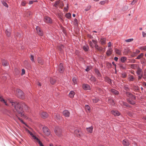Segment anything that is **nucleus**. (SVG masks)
Segmentation results:
<instances>
[{
	"mask_svg": "<svg viewBox=\"0 0 146 146\" xmlns=\"http://www.w3.org/2000/svg\"><path fill=\"white\" fill-rule=\"evenodd\" d=\"M123 145L125 146H128L129 145V143L127 140H124L122 142Z\"/></svg>",
	"mask_w": 146,
	"mask_h": 146,
	"instance_id": "nucleus-14",
	"label": "nucleus"
},
{
	"mask_svg": "<svg viewBox=\"0 0 146 146\" xmlns=\"http://www.w3.org/2000/svg\"><path fill=\"white\" fill-rule=\"evenodd\" d=\"M74 92L73 91H72L70 92L69 96L70 98H72L74 97Z\"/></svg>",
	"mask_w": 146,
	"mask_h": 146,
	"instance_id": "nucleus-23",
	"label": "nucleus"
},
{
	"mask_svg": "<svg viewBox=\"0 0 146 146\" xmlns=\"http://www.w3.org/2000/svg\"><path fill=\"white\" fill-rule=\"evenodd\" d=\"M64 48V46L60 44L58 46V50L62 52Z\"/></svg>",
	"mask_w": 146,
	"mask_h": 146,
	"instance_id": "nucleus-21",
	"label": "nucleus"
},
{
	"mask_svg": "<svg viewBox=\"0 0 146 146\" xmlns=\"http://www.w3.org/2000/svg\"><path fill=\"white\" fill-rule=\"evenodd\" d=\"M100 41L102 45L105 44L106 42V38H102L100 39Z\"/></svg>",
	"mask_w": 146,
	"mask_h": 146,
	"instance_id": "nucleus-16",
	"label": "nucleus"
},
{
	"mask_svg": "<svg viewBox=\"0 0 146 146\" xmlns=\"http://www.w3.org/2000/svg\"><path fill=\"white\" fill-rule=\"evenodd\" d=\"M37 142L38 143L40 146H44L42 143L38 139H37Z\"/></svg>",
	"mask_w": 146,
	"mask_h": 146,
	"instance_id": "nucleus-40",
	"label": "nucleus"
},
{
	"mask_svg": "<svg viewBox=\"0 0 146 146\" xmlns=\"http://www.w3.org/2000/svg\"><path fill=\"white\" fill-rule=\"evenodd\" d=\"M127 60V58L125 57H122L121 58V60L122 62H124L126 61Z\"/></svg>",
	"mask_w": 146,
	"mask_h": 146,
	"instance_id": "nucleus-30",
	"label": "nucleus"
},
{
	"mask_svg": "<svg viewBox=\"0 0 146 146\" xmlns=\"http://www.w3.org/2000/svg\"><path fill=\"white\" fill-rule=\"evenodd\" d=\"M42 130L44 133L46 135H49L50 134V132L49 130L46 127H43Z\"/></svg>",
	"mask_w": 146,
	"mask_h": 146,
	"instance_id": "nucleus-4",
	"label": "nucleus"
},
{
	"mask_svg": "<svg viewBox=\"0 0 146 146\" xmlns=\"http://www.w3.org/2000/svg\"><path fill=\"white\" fill-rule=\"evenodd\" d=\"M12 105L14 107V111L17 112L16 114V117L23 123L25 124V122L19 117V116L22 117L23 116L24 114L23 108L25 110H28L29 108L25 104L24 102L19 103L18 102H13L12 101H10Z\"/></svg>",
	"mask_w": 146,
	"mask_h": 146,
	"instance_id": "nucleus-1",
	"label": "nucleus"
},
{
	"mask_svg": "<svg viewBox=\"0 0 146 146\" xmlns=\"http://www.w3.org/2000/svg\"><path fill=\"white\" fill-rule=\"evenodd\" d=\"M129 79L130 81H133L134 80V78L132 75H130L129 77Z\"/></svg>",
	"mask_w": 146,
	"mask_h": 146,
	"instance_id": "nucleus-39",
	"label": "nucleus"
},
{
	"mask_svg": "<svg viewBox=\"0 0 146 146\" xmlns=\"http://www.w3.org/2000/svg\"><path fill=\"white\" fill-rule=\"evenodd\" d=\"M70 113L67 110H64L63 112V114L66 117H68L69 116Z\"/></svg>",
	"mask_w": 146,
	"mask_h": 146,
	"instance_id": "nucleus-9",
	"label": "nucleus"
},
{
	"mask_svg": "<svg viewBox=\"0 0 146 146\" xmlns=\"http://www.w3.org/2000/svg\"><path fill=\"white\" fill-rule=\"evenodd\" d=\"M58 71L60 73H62L64 70L63 65L62 64L60 63L58 66Z\"/></svg>",
	"mask_w": 146,
	"mask_h": 146,
	"instance_id": "nucleus-6",
	"label": "nucleus"
},
{
	"mask_svg": "<svg viewBox=\"0 0 146 146\" xmlns=\"http://www.w3.org/2000/svg\"><path fill=\"white\" fill-rule=\"evenodd\" d=\"M5 33L6 35L8 36H9L10 35V33L7 30L5 31Z\"/></svg>",
	"mask_w": 146,
	"mask_h": 146,
	"instance_id": "nucleus-46",
	"label": "nucleus"
},
{
	"mask_svg": "<svg viewBox=\"0 0 146 146\" xmlns=\"http://www.w3.org/2000/svg\"><path fill=\"white\" fill-rule=\"evenodd\" d=\"M28 133H29L30 135L33 137L34 139H36V141L37 142V139H38L36 136H34L32 133L30 131H28Z\"/></svg>",
	"mask_w": 146,
	"mask_h": 146,
	"instance_id": "nucleus-26",
	"label": "nucleus"
},
{
	"mask_svg": "<svg viewBox=\"0 0 146 146\" xmlns=\"http://www.w3.org/2000/svg\"><path fill=\"white\" fill-rule=\"evenodd\" d=\"M142 35L143 37H145L146 36V33H145L143 31L142 32Z\"/></svg>",
	"mask_w": 146,
	"mask_h": 146,
	"instance_id": "nucleus-61",
	"label": "nucleus"
},
{
	"mask_svg": "<svg viewBox=\"0 0 146 146\" xmlns=\"http://www.w3.org/2000/svg\"><path fill=\"white\" fill-rule=\"evenodd\" d=\"M89 44L90 46H91L92 47H93V44L92 42L91 41H90L89 42Z\"/></svg>",
	"mask_w": 146,
	"mask_h": 146,
	"instance_id": "nucleus-60",
	"label": "nucleus"
},
{
	"mask_svg": "<svg viewBox=\"0 0 146 146\" xmlns=\"http://www.w3.org/2000/svg\"><path fill=\"white\" fill-rule=\"evenodd\" d=\"M74 24L76 26H77L78 25V21L77 19H75L74 22Z\"/></svg>",
	"mask_w": 146,
	"mask_h": 146,
	"instance_id": "nucleus-36",
	"label": "nucleus"
},
{
	"mask_svg": "<svg viewBox=\"0 0 146 146\" xmlns=\"http://www.w3.org/2000/svg\"><path fill=\"white\" fill-rule=\"evenodd\" d=\"M72 81L74 84H76V83L77 81L76 78H73L72 79Z\"/></svg>",
	"mask_w": 146,
	"mask_h": 146,
	"instance_id": "nucleus-49",
	"label": "nucleus"
},
{
	"mask_svg": "<svg viewBox=\"0 0 146 146\" xmlns=\"http://www.w3.org/2000/svg\"><path fill=\"white\" fill-rule=\"evenodd\" d=\"M74 133L76 134L77 136H80L81 134V132L78 129H76L74 131Z\"/></svg>",
	"mask_w": 146,
	"mask_h": 146,
	"instance_id": "nucleus-18",
	"label": "nucleus"
},
{
	"mask_svg": "<svg viewBox=\"0 0 146 146\" xmlns=\"http://www.w3.org/2000/svg\"><path fill=\"white\" fill-rule=\"evenodd\" d=\"M127 75L126 73H123L121 74V77L123 78H125L126 77Z\"/></svg>",
	"mask_w": 146,
	"mask_h": 146,
	"instance_id": "nucleus-48",
	"label": "nucleus"
},
{
	"mask_svg": "<svg viewBox=\"0 0 146 146\" xmlns=\"http://www.w3.org/2000/svg\"><path fill=\"white\" fill-rule=\"evenodd\" d=\"M83 49L85 51H87L89 49V47L87 45H86L83 46Z\"/></svg>",
	"mask_w": 146,
	"mask_h": 146,
	"instance_id": "nucleus-27",
	"label": "nucleus"
},
{
	"mask_svg": "<svg viewBox=\"0 0 146 146\" xmlns=\"http://www.w3.org/2000/svg\"><path fill=\"white\" fill-rule=\"evenodd\" d=\"M115 53L119 55H121V50H120L117 49V48H115Z\"/></svg>",
	"mask_w": 146,
	"mask_h": 146,
	"instance_id": "nucleus-24",
	"label": "nucleus"
},
{
	"mask_svg": "<svg viewBox=\"0 0 146 146\" xmlns=\"http://www.w3.org/2000/svg\"><path fill=\"white\" fill-rule=\"evenodd\" d=\"M137 2V0H134L131 3V5H133Z\"/></svg>",
	"mask_w": 146,
	"mask_h": 146,
	"instance_id": "nucleus-51",
	"label": "nucleus"
},
{
	"mask_svg": "<svg viewBox=\"0 0 146 146\" xmlns=\"http://www.w3.org/2000/svg\"><path fill=\"white\" fill-rule=\"evenodd\" d=\"M26 3L25 1H23L21 3V5L23 6H25Z\"/></svg>",
	"mask_w": 146,
	"mask_h": 146,
	"instance_id": "nucleus-59",
	"label": "nucleus"
},
{
	"mask_svg": "<svg viewBox=\"0 0 146 146\" xmlns=\"http://www.w3.org/2000/svg\"><path fill=\"white\" fill-rule=\"evenodd\" d=\"M50 82L52 84H54L55 82V80L53 78H51L50 80Z\"/></svg>",
	"mask_w": 146,
	"mask_h": 146,
	"instance_id": "nucleus-34",
	"label": "nucleus"
},
{
	"mask_svg": "<svg viewBox=\"0 0 146 146\" xmlns=\"http://www.w3.org/2000/svg\"><path fill=\"white\" fill-rule=\"evenodd\" d=\"M143 56V53H141L136 58V59H139L141 58H142Z\"/></svg>",
	"mask_w": 146,
	"mask_h": 146,
	"instance_id": "nucleus-35",
	"label": "nucleus"
},
{
	"mask_svg": "<svg viewBox=\"0 0 146 146\" xmlns=\"http://www.w3.org/2000/svg\"><path fill=\"white\" fill-rule=\"evenodd\" d=\"M48 114L46 112H42L41 114V116L43 118H45L47 117Z\"/></svg>",
	"mask_w": 146,
	"mask_h": 146,
	"instance_id": "nucleus-13",
	"label": "nucleus"
},
{
	"mask_svg": "<svg viewBox=\"0 0 146 146\" xmlns=\"http://www.w3.org/2000/svg\"><path fill=\"white\" fill-rule=\"evenodd\" d=\"M56 134L58 136H60L61 135L62 130L59 127H56L54 130Z\"/></svg>",
	"mask_w": 146,
	"mask_h": 146,
	"instance_id": "nucleus-3",
	"label": "nucleus"
},
{
	"mask_svg": "<svg viewBox=\"0 0 146 146\" xmlns=\"http://www.w3.org/2000/svg\"><path fill=\"white\" fill-rule=\"evenodd\" d=\"M71 14L69 13H67L66 14L65 17L68 19H69L71 17Z\"/></svg>",
	"mask_w": 146,
	"mask_h": 146,
	"instance_id": "nucleus-31",
	"label": "nucleus"
},
{
	"mask_svg": "<svg viewBox=\"0 0 146 146\" xmlns=\"http://www.w3.org/2000/svg\"><path fill=\"white\" fill-rule=\"evenodd\" d=\"M95 72L98 75V76H100V73L99 71L97 69H95Z\"/></svg>",
	"mask_w": 146,
	"mask_h": 146,
	"instance_id": "nucleus-41",
	"label": "nucleus"
},
{
	"mask_svg": "<svg viewBox=\"0 0 146 146\" xmlns=\"http://www.w3.org/2000/svg\"><path fill=\"white\" fill-rule=\"evenodd\" d=\"M64 6V4L63 3L61 2L60 3L59 6L61 8H62Z\"/></svg>",
	"mask_w": 146,
	"mask_h": 146,
	"instance_id": "nucleus-55",
	"label": "nucleus"
},
{
	"mask_svg": "<svg viewBox=\"0 0 146 146\" xmlns=\"http://www.w3.org/2000/svg\"><path fill=\"white\" fill-rule=\"evenodd\" d=\"M131 68L133 69H135L136 68V65L135 64H132L131 66Z\"/></svg>",
	"mask_w": 146,
	"mask_h": 146,
	"instance_id": "nucleus-54",
	"label": "nucleus"
},
{
	"mask_svg": "<svg viewBox=\"0 0 146 146\" xmlns=\"http://www.w3.org/2000/svg\"><path fill=\"white\" fill-rule=\"evenodd\" d=\"M111 45V42H109L108 44V46L109 47H110Z\"/></svg>",
	"mask_w": 146,
	"mask_h": 146,
	"instance_id": "nucleus-64",
	"label": "nucleus"
},
{
	"mask_svg": "<svg viewBox=\"0 0 146 146\" xmlns=\"http://www.w3.org/2000/svg\"><path fill=\"white\" fill-rule=\"evenodd\" d=\"M129 102L130 104L132 105H134L135 104V102L134 101L131 100H129Z\"/></svg>",
	"mask_w": 146,
	"mask_h": 146,
	"instance_id": "nucleus-50",
	"label": "nucleus"
},
{
	"mask_svg": "<svg viewBox=\"0 0 146 146\" xmlns=\"http://www.w3.org/2000/svg\"><path fill=\"white\" fill-rule=\"evenodd\" d=\"M0 101L2 103L4 104L5 105H7V101L5 100L2 97L1 94H0Z\"/></svg>",
	"mask_w": 146,
	"mask_h": 146,
	"instance_id": "nucleus-11",
	"label": "nucleus"
},
{
	"mask_svg": "<svg viewBox=\"0 0 146 146\" xmlns=\"http://www.w3.org/2000/svg\"><path fill=\"white\" fill-rule=\"evenodd\" d=\"M90 80L92 82H94L96 81V79L93 76H91L90 78Z\"/></svg>",
	"mask_w": 146,
	"mask_h": 146,
	"instance_id": "nucleus-32",
	"label": "nucleus"
},
{
	"mask_svg": "<svg viewBox=\"0 0 146 146\" xmlns=\"http://www.w3.org/2000/svg\"><path fill=\"white\" fill-rule=\"evenodd\" d=\"M38 62L39 63L41 64H43V60L41 59V58H38Z\"/></svg>",
	"mask_w": 146,
	"mask_h": 146,
	"instance_id": "nucleus-33",
	"label": "nucleus"
},
{
	"mask_svg": "<svg viewBox=\"0 0 146 146\" xmlns=\"http://www.w3.org/2000/svg\"><path fill=\"white\" fill-rule=\"evenodd\" d=\"M14 72H15V73L16 74H18L20 73V71L17 68H15V69Z\"/></svg>",
	"mask_w": 146,
	"mask_h": 146,
	"instance_id": "nucleus-38",
	"label": "nucleus"
},
{
	"mask_svg": "<svg viewBox=\"0 0 146 146\" xmlns=\"http://www.w3.org/2000/svg\"><path fill=\"white\" fill-rule=\"evenodd\" d=\"M93 102L94 103H97L99 100V99L96 98H94L92 99Z\"/></svg>",
	"mask_w": 146,
	"mask_h": 146,
	"instance_id": "nucleus-29",
	"label": "nucleus"
},
{
	"mask_svg": "<svg viewBox=\"0 0 146 146\" xmlns=\"http://www.w3.org/2000/svg\"><path fill=\"white\" fill-rule=\"evenodd\" d=\"M88 37L90 38H92L93 37L91 35H90L89 34H88L87 35Z\"/></svg>",
	"mask_w": 146,
	"mask_h": 146,
	"instance_id": "nucleus-62",
	"label": "nucleus"
},
{
	"mask_svg": "<svg viewBox=\"0 0 146 146\" xmlns=\"http://www.w3.org/2000/svg\"><path fill=\"white\" fill-rule=\"evenodd\" d=\"M133 38H130L127 40H125V41L126 42H130L132 41L133 40Z\"/></svg>",
	"mask_w": 146,
	"mask_h": 146,
	"instance_id": "nucleus-47",
	"label": "nucleus"
},
{
	"mask_svg": "<svg viewBox=\"0 0 146 146\" xmlns=\"http://www.w3.org/2000/svg\"><path fill=\"white\" fill-rule=\"evenodd\" d=\"M56 118L57 119H61V117L59 114H57L56 115Z\"/></svg>",
	"mask_w": 146,
	"mask_h": 146,
	"instance_id": "nucleus-45",
	"label": "nucleus"
},
{
	"mask_svg": "<svg viewBox=\"0 0 146 146\" xmlns=\"http://www.w3.org/2000/svg\"><path fill=\"white\" fill-rule=\"evenodd\" d=\"M111 91L112 93L115 95H117L119 93L118 91L114 89H111Z\"/></svg>",
	"mask_w": 146,
	"mask_h": 146,
	"instance_id": "nucleus-20",
	"label": "nucleus"
},
{
	"mask_svg": "<svg viewBox=\"0 0 146 146\" xmlns=\"http://www.w3.org/2000/svg\"><path fill=\"white\" fill-rule=\"evenodd\" d=\"M25 73V70L24 69H23L22 70L21 75H23Z\"/></svg>",
	"mask_w": 146,
	"mask_h": 146,
	"instance_id": "nucleus-57",
	"label": "nucleus"
},
{
	"mask_svg": "<svg viewBox=\"0 0 146 146\" xmlns=\"http://www.w3.org/2000/svg\"><path fill=\"white\" fill-rule=\"evenodd\" d=\"M60 1V0H58L56 1L54 5V7L56 8H57L58 6L59 5Z\"/></svg>",
	"mask_w": 146,
	"mask_h": 146,
	"instance_id": "nucleus-28",
	"label": "nucleus"
},
{
	"mask_svg": "<svg viewBox=\"0 0 146 146\" xmlns=\"http://www.w3.org/2000/svg\"><path fill=\"white\" fill-rule=\"evenodd\" d=\"M2 64L3 66H6L8 65V63L6 60H2Z\"/></svg>",
	"mask_w": 146,
	"mask_h": 146,
	"instance_id": "nucleus-25",
	"label": "nucleus"
},
{
	"mask_svg": "<svg viewBox=\"0 0 146 146\" xmlns=\"http://www.w3.org/2000/svg\"><path fill=\"white\" fill-rule=\"evenodd\" d=\"M94 47L96 49L100 52L102 51L103 50V48L102 47H99L97 44H96Z\"/></svg>",
	"mask_w": 146,
	"mask_h": 146,
	"instance_id": "nucleus-15",
	"label": "nucleus"
},
{
	"mask_svg": "<svg viewBox=\"0 0 146 146\" xmlns=\"http://www.w3.org/2000/svg\"><path fill=\"white\" fill-rule=\"evenodd\" d=\"M44 21L45 22L48 23H51L52 22V20L49 17H45L44 19Z\"/></svg>",
	"mask_w": 146,
	"mask_h": 146,
	"instance_id": "nucleus-7",
	"label": "nucleus"
},
{
	"mask_svg": "<svg viewBox=\"0 0 146 146\" xmlns=\"http://www.w3.org/2000/svg\"><path fill=\"white\" fill-rule=\"evenodd\" d=\"M126 95L129 97L131 98L132 99L135 98L134 96L129 92H126Z\"/></svg>",
	"mask_w": 146,
	"mask_h": 146,
	"instance_id": "nucleus-22",
	"label": "nucleus"
},
{
	"mask_svg": "<svg viewBox=\"0 0 146 146\" xmlns=\"http://www.w3.org/2000/svg\"><path fill=\"white\" fill-rule=\"evenodd\" d=\"M119 66L121 69L122 70H125L126 68L127 67L125 64H120Z\"/></svg>",
	"mask_w": 146,
	"mask_h": 146,
	"instance_id": "nucleus-17",
	"label": "nucleus"
},
{
	"mask_svg": "<svg viewBox=\"0 0 146 146\" xmlns=\"http://www.w3.org/2000/svg\"><path fill=\"white\" fill-rule=\"evenodd\" d=\"M34 56L33 55H31V61L33 62H34Z\"/></svg>",
	"mask_w": 146,
	"mask_h": 146,
	"instance_id": "nucleus-53",
	"label": "nucleus"
},
{
	"mask_svg": "<svg viewBox=\"0 0 146 146\" xmlns=\"http://www.w3.org/2000/svg\"><path fill=\"white\" fill-rule=\"evenodd\" d=\"M68 5H67V8H66V7H64V11L65 12H67L68 11Z\"/></svg>",
	"mask_w": 146,
	"mask_h": 146,
	"instance_id": "nucleus-58",
	"label": "nucleus"
},
{
	"mask_svg": "<svg viewBox=\"0 0 146 146\" xmlns=\"http://www.w3.org/2000/svg\"><path fill=\"white\" fill-rule=\"evenodd\" d=\"M83 88L84 90H90V86L86 84H83Z\"/></svg>",
	"mask_w": 146,
	"mask_h": 146,
	"instance_id": "nucleus-8",
	"label": "nucleus"
},
{
	"mask_svg": "<svg viewBox=\"0 0 146 146\" xmlns=\"http://www.w3.org/2000/svg\"><path fill=\"white\" fill-rule=\"evenodd\" d=\"M140 49H141V50L146 51V46L141 47L140 48Z\"/></svg>",
	"mask_w": 146,
	"mask_h": 146,
	"instance_id": "nucleus-44",
	"label": "nucleus"
},
{
	"mask_svg": "<svg viewBox=\"0 0 146 146\" xmlns=\"http://www.w3.org/2000/svg\"><path fill=\"white\" fill-rule=\"evenodd\" d=\"M112 50L111 48H109L106 52V54L108 56H110L112 54Z\"/></svg>",
	"mask_w": 146,
	"mask_h": 146,
	"instance_id": "nucleus-12",
	"label": "nucleus"
},
{
	"mask_svg": "<svg viewBox=\"0 0 146 146\" xmlns=\"http://www.w3.org/2000/svg\"><path fill=\"white\" fill-rule=\"evenodd\" d=\"M36 29L37 34L40 36H42L43 35V32L40 29V27L37 26L36 27Z\"/></svg>",
	"mask_w": 146,
	"mask_h": 146,
	"instance_id": "nucleus-5",
	"label": "nucleus"
},
{
	"mask_svg": "<svg viewBox=\"0 0 146 146\" xmlns=\"http://www.w3.org/2000/svg\"><path fill=\"white\" fill-rule=\"evenodd\" d=\"M3 4L5 7H8V5L6 3L3 2Z\"/></svg>",
	"mask_w": 146,
	"mask_h": 146,
	"instance_id": "nucleus-56",
	"label": "nucleus"
},
{
	"mask_svg": "<svg viewBox=\"0 0 146 146\" xmlns=\"http://www.w3.org/2000/svg\"><path fill=\"white\" fill-rule=\"evenodd\" d=\"M90 108L88 105H86L85 106V109L86 110H88V111H89L90 110Z\"/></svg>",
	"mask_w": 146,
	"mask_h": 146,
	"instance_id": "nucleus-52",
	"label": "nucleus"
},
{
	"mask_svg": "<svg viewBox=\"0 0 146 146\" xmlns=\"http://www.w3.org/2000/svg\"><path fill=\"white\" fill-rule=\"evenodd\" d=\"M62 15H63L62 14H59L58 15V17L62 21L63 20Z\"/></svg>",
	"mask_w": 146,
	"mask_h": 146,
	"instance_id": "nucleus-43",
	"label": "nucleus"
},
{
	"mask_svg": "<svg viewBox=\"0 0 146 146\" xmlns=\"http://www.w3.org/2000/svg\"><path fill=\"white\" fill-rule=\"evenodd\" d=\"M16 95L20 98L23 99L25 98L24 94L20 89H18L16 90Z\"/></svg>",
	"mask_w": 146,
	"mask_h": 146,
	"instance_id": "nucleus-2",
	"label": "nucleus"
},
{
	"mask_svg": "<svg viewBox=\"0 0 146 146\" xmlns=\"http://www.w3.org/2000/svg\"><path fill=\"white\" fill-rule=\"evenodd\" d=\"M92 41L94 43V44H95V45L97 43V41L96 40H92Z\"/></svg>",
	"mask_w": 146,
	"mask_h": 146,
	"instance_id": "nucleus-63",
	"label": "nucleus"
},
{
	"mask_svg": "<svg viewBox=\"0 0 146 146\" xmlns=\"http://www.w3.org/2000/svg\"><path fill=\"white\" fill-rule=\"evenodd\" d=\"M111 113L115 116H118L120 114V113H119L118 111L116 110H112L111 111Z\"/></svg>",
	"mask_w": 146,
	"mask_h": 146,
	"instance_id": "nucleus-10",
	"label": "nucleus"
},
{
	"mask_svg": "<svg viewBox=\"0 0 146 146\" xmlns=\"http://www.w3.org/2000/svg\"><path fill=\"white\" fill-rule=\"evenodd\" d=\"M93 127L92 126L88 128H86V130L88 132L90 133L92 132Z\"/></svg>",
	"mask_w": 146,
	"mask_h": 146,
	"instance_id": "nucleus-19",
	"label": "nucleus"
},
{
	"mask_svg": "<svg viewBox=\"0 0 146 146\" xmlns=\"http://www.w3.org/2000/svg\"><path fill=\"white\" fill-rule=\"evenodd\" d=\"M143 77L145 79L146 78V69L144 70Z\"/></svg>",
	"mask_w": 146,
	"mask_h": 146,
	"instance_id": "nucleus-42",
	"label": "nucleus"
},
{
	"mask_svg": "<svg viewBox=\"0 0 146 146\" xmlns=\"http://www.w3.org/2000/svg\"><path fill=\"white\" fill-rule=\"evenodd\" d=\"M137 73L138 75H142V73L141 70H139L137 71Z\"/></svg>",
	"mask_w": 146,
	"mask_h": 146,
	"instance_id": "nucleus-37",
	"label": "nucleus"
}]
</instances>
